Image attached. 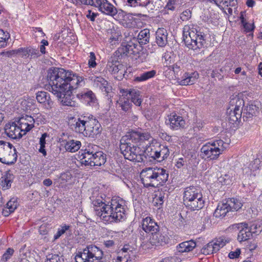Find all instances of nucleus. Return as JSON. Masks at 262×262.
Wrapping results in <instances>:
<instances>
[{
  "label": "nucleus",
  "mask_w": 262,
  "mask_h": 262,
  "mask_svg": "<svg viewBox=\"0 0 262 262\" xmlns=\"http://www.w3.org/2000/svg\"><path fill=\"white\" fill-rule=\"evenodd\" d=\"M102 130L101 124L93 116L89 117L84 136L94 137L99 134Z\"/></svg>",
  "instance_id": "nucleus-14"
},
{
  "label": "nucleus",
  "mask_w": 262,
  "mask_h": 262,
  "mask_svg": "<svg viewBox=\"0 0 262 262\" xmlns=\"http://www.w3.org/2000/svg\"><path fill=\"white\" fill-rule=\"evenodd\" d=\"M9 37L8 33L5 32L3 30L0 29V47L6 46Z\"/></svg>",
  "instance_id": "nucleus-46"
},
{
  "label": "nucleus",
  "mask_w": 262,
  "mask_h": 262,
  "mask_svg": "<svg viewBox=\"0 0 262 262\" xmlns=\"http://www.w3.org/2000/svg\"><path fill=\"white\" fill-rule=\"evenodd\" d=\"M60 178L61 180L67 181L71 179V174L70 172H66L62 173Z\"/></svg>",
  "instance_id": "nucleus-63"
},
{
  "label": "nucleus",
  "mask_w": 262,
  "mask_h": 262,
  "mask_svg": "<svg viewBox=\"0 0 262 262\" xmlns=\"http://www.w3.org/2000/svg\"><path fill=\"white\" fill-rule=\"evenodd\" d=\"M140 177L145 187H157L167 181L168 173L163 168L148 167L142 170Z\"/></svg>",
  "instance_id": "nucleus-3"
},
{
  "label": "nucleus",
  "mask_w": 262,
  "mask_h": 262,
  "mask_svg": "<svg viewBox=\"0 0 262 262\" xmlns=\"http://www.w3.org/2000/svg\"><path fill=\"white\" fill-rule=\"evenodd\" d=\"M233 229L239 230L237 239L239 243L247 241L252 237V228L246 222L233 225Z\"/></svg>",
  "instance_id": "nucleus-12"
},
{
  "label": "nucleus",
  "mask_w": 262,
  "mask_h": 262,
  "mask_svg": "<svg viewBox=\"0 0 262 262\" xmlns=\"http://www.w3.org/2000/svg\"><path fill=\"white\" fill-rule=\"evenodd\" d=\"M191 16V12L189 9L184 10L181 13V19L182 20H187Z\"/></svg>",
  "instance_id": "nucleus-59"
},
{
  "label": "nucleus",
  "mask_w": 262,
  "mask_h": 262,
  "mask_svg": "<svg viewBox=\"0 0 262 262\" xmlns=\"http://www.w3.org/2000/svg\"><path fill=\"white\" fill-rule=\"evenodd\" d=\"M77 96L79 100H85L90 105L91 103H94L96 100V97L94 94L91 91H84L81 92H78Z\"/></svg>",
  "instance_id": "nucleus-32"
},
{
  "label": "nucleus",
  "mask_w": 262,
  "mask_h": 262,
  "mask_svg": "<svg viewBox=\"0 0 262 262\" xmlns=\"http://www.w3.org/2000/svg\"><path fill=\"white\" fill-rule=\"evenodd\" d=\"M78 158L82 165L89 166H101L106 162V157L102 151H97L93 145H89L84 150H81Z\"/></svg>",
  "instance_id": "nucleus-4"
},
{
  "label": "nucleus",
  "mask_w": 262,
  "mask_h": 262,
  "mask_svg": "<svg viewBox=\"0 0 262 262\" xmlns=\"http://www.w3.org/2000/svg\"><path fill=\"white\" fill-rule=\"evenodd\" d=\"M93 204L96 214L104 221H120L125 215L124 207L116 200H112L110 204H105L101 200L96 199L93 201Z\"/></svg>",
  "instance_id": "nucleus-2"
},
{
  "label": "nucleus",
  "mask_w": 262,
  "mask_h": 262,
  "mask_svg": "<svg viewBox=\"0 0 262 262\" xmlns=\"http://www.w3.org/2000/svg\"><path fill=\"white\" fill-rule=\"evenodd\" d=\"M11 53L12 54H16L21 57H28V48H19L16 50H12Z\"/></svg>",
  "instance_id": "nucleus-49"
},
{
  "label": "nucleus",
  "mask_w": 262,
  "mask_h": 262,
  "mask_svg": "<svg viewBox=\"0 0 262 262\" xmlns=\"http://www.w3.org/2000/svg\"><path fill=\"white\" fill-rule=\"evenodd\" d=\"M14 176L13 174L10 171L6 172L5 174L1 179V185L4 189H9L14 180Z\"/></svg>",
  "instance_id": "nucleus-31"
},
{
  "label": "nucleus",
  "mask_w": 262,
  "mask_h": 262,
  "mask_svg": "<svg viewBox=\"0 0 262 262\" xmlns=\"http://www.w3.org/2000/svg\"><path fill=\"white\" fill-rule=\"evenodd\" d=\"M88 119L89 117L85 116L74 119L73 122L70 124L71 128L76 133L84 135Z\"/></svg>",
  "instance_id": "nucleus-17"
},
{
  "label": "nucleus",
  "mask_w": 262,
  "mask_h": 262,
  "mask_svg": "<svg viewBox=\"0 0 262 262\" xmlns=\"http://www.w3.org/2000/svg\"><path fill=\"white\" fill-rule=\"evenodd\" d=\"M36 98L38 103L44 104L46 107H51L53 104L49 94L46 92H38L36 94Z\"/></svg>",
  "instance_id": "nucleus-26"
},
{
  "label": "nucleus",
  "mask_w": 262,
  "mask_h": 262,
  "mask_svg": "<svg viewBox=\"0 0 262 262\" xmlns=\"http://www.w3.org/2000/svg\"><path fill=\"white\" fill-rule=\"evenodd\" d=\"M242 24L244 27V29H245V31L247 32L252 31L254 30V23L250 24L245 21V22H244V23H242Z\"/></svg>",
  "instance_id": "nucleus-58"
},
{
  "label": "nucleus",
  "mask_w": 262,
  "mask_h": 262,
  "mask_svg": "<svg viewBox=\"0 0 262 262\" xmlns=\"http://www.w3.org/2000/svg\"><path fill=\"white\" fill-rule=\"evenodd\" d=\"M150 32L148 29L141 30L138 34L137 39L141 45H144L149 42Z\"/></svg>",
  "instance_id": "nucleus-36"
},
{
  "label": "nucleus",
  "mask_w": 262,
  "mask_h": 262,
  "mask_svg": "<svg viewBox=\"0 0 262 262\" xmlns=\"http://www.w3.org/2000/svg\"><path fill=\"white\" fill-rule=\"evenodd\" d=\"M120 93L122 95L117 101L116 107L124 112H127L130 110L132 104L129 100V97L127 95H123L124 93L121 92V90Z\"/></svg>",
  "instance_id": "nucleus-22"
},
{
  "label": "nucleus",
  "mask_w": 262,
  "mask_h": 262,
  "mask_svg": "<svg viewBox=\"0 0 262 262\" xmlns=\"http://www.w3.org/2000/svg\"><path fill=\"white\" fill-rule=\"evenodd\" d=\"M196 246V243L192 240L181 243V254L192 251Z\"/></svg>",
  "instance_id": "nucleus-42"
},
{
  "label": "nucleus",
  "mask_w": 262,
  "mask_h": 262,
  "mask_svg": "<svg viewBox=\"0 0 262 262\" xmlns=\"http://www.w3.org/2000/svg\"><path fill=\"white\" fill-rule=\"evenodd\" d=\"M195 189L193 187L186 188L183 196L184 204L192 210L201 209L204 205L202 194Z\"/></svg>",
  "instance_id": "nucleus-7"
},
{
  "label": "nucleus",
  "mask_w": 262,
  "mask_h": 262,
  "mask_svg": "<svg viewBox=\"0 0 262 262\" xmlns=\"http://www.w3.org/2000/svg\"><path fill=\"white\" fill-rule=\"evenodd\" d=\"M47 136V134L46 133H44L41 135V137L39 140V144H40V148L39 149V151L43 154L44 156H46L47 152L45 149V144H46V138Z\"/></svg>",
  "instance_id": "nucleus-48"
},
{
  "label": "nucleus",
  "mask_w": 262,
  "mask_h": 262,
  "mask_svg": "<svg viewBox=\"0 0 262 262\" xmlns=\"http://www.w3.org/2000/svg\"><path fill=\"white\" fill-rule=\"evenodd\" d=\"M218 181L223 185H230L232 182V177L228 174H225L220 176L218 178Z\"/></svg>",
  "instance_id": "nucleus-47"
},
{
  "label": "nucleus",
  "mask_w": 262,
  "mask_h": 262,
  "mask_svg": "<svg viewBox=\"0 0 262 262\" xmlns=\"http://www.w3.org/2000/svg\"><path fill=\"white\" fill-rule=\"evenodd\" d=\"M259 113V104H256L255 102H251L247 105L242 113H243V118H246L250 119L254 116H256Z\"/></svg>",
  "instance_id": "nucleus-21"
},
{
  "label": "nucleus",
  "mask_w": 262,
  "mask_h": 262,
  "mask_svg": "<svg viewBox=\"0 0 262 262\" xmlns=\"http://www.w3.org/2000/svg\"><path fill=\"white\" fill-rule=\"evenodd\" d=\"M41 45L40 46V52L41 54L46 53V48L45 46L48 45V41L46 40L43 39L41 42Z\"/></svg>",
  "instance_id": "nucleus-64"
},
{
  "label": "nucleus",
  "mask_w": 262,
  "mask_h": 262,
  "mask_svg": "<svg viewBox=\"0 0 262 262\" xmlns=\"http://www.w3.org/2000/svg\"><path fill=\"white\" fill-rule=\"evenodd\" d=\"M16 150L10 143L0 141V162L7 165L14 164L17 160Z\"/></svg>",
  "instance_id": "nucleus-9"
},
{
  "label": "nucleus",
  "mask_w": 262,
  "mask_h": 262,
  "mask_svg": "<svg viewBox=\"0 0 262 262\" xmlns=\"http://www.w3.org/2000/svg\"><path fill=\"white\" fill-rule=\"evenodd\" d=\"M4 130L5 134L12 139H20L23 136L16 122H9L6 124Z\"/></svg>",
  "instance_id": "nucleus-15"
},
{
  "label": "nucleus",
  "mask_w": 262,
  "mask_h": 262,
  "mask_svg": "<svg viewBox=\"0 0 262 262\" xmlns=\"http://www.w3.org/2000/svg\"><path fill=\"white\" fill-rule=\"evenodd\" d=\"M159 143L156 140L152 139L151 142L149 145H147L145 149L143 150L144 154L145 153L147 156L150 158L156 160L158 152Z\"/></svg>",
  "instance_id": "nucleus-25"
},
{
  "label": "nucleus",
  "mask_w": 262,
  "mask_h": 262,
  "mask_svg": "<svg viewBox=\"0 0 262 262\" xmlns=\"http://www.w3.org/2000/svg\"><path fill=\"white\" fill-rule=\"evenodd\" d=\"M228 144L222 140H218L204 145L201 149L203 158L216 160L219 156L227 148Z\"/></svg>",
  "instance_id": "nucleus-8"
},
{
  "label": "nucleus",
  "mask_w": 262,
  "mask_h": 262,
  "mask_svg": "<svg viewBox=\"0 0 262 262\" xmlns=\"http://www.w3.org/2000/svg\"><path fill=\"white\" fill-rule=\"evenodd\" d=\"M49 229L45 224L41 225L39 228V232L40 234L46 235L48 232Z\"/></svg>",
  "instance_id": "nucleus-62"
},
{
  "label": "nucleus",
  "mask_w": 262,
  "mask_h": 262,
  "mask_svg": "<svg viewBox=\"0 0 262 262\" xmlns=\"http://www.w3.org/2000/svg\"><path fill=\"white\" fill-rule=\"evenodd\" d=\"M191 113L190 108L185 106L181 111V128L185 127V125L188 126L189 124V114Z\"/></svg>",
  "instance_id": "nucleus-39"
},
{
  "label": "nucleus",
  "mask_w": 262,
  "mask_h": 262,
  "mask_svg": "<svg viewBox=\"0 0 262 262\" xmlns=\"http://www.w3.org/2000/svg\"><path fill=\"white\" fill-rule=\"evenodd\" d=\"M47 79L49 91L61 99L63 105L71 107L78 106L77 89L84 85L83 77L63 69L51 68L48 71Z\"/></svg>",
  "instance_id": "nucleus-1"
},
{
  "label": "nucleus",
  "mask_w": 262,
  "mask_h": 262,
  "mask_svg": "<svg viewBox=\"0 0 262 262\" xmlns=\"http://www.w3.org/2000/svg\"><path fill=\"white\" fill-rule=\"evenodd\" d=\"M168 117V119L166 120V124L169 125L170 127L173 129H178L180 126L179 116L175 113H172Z\"/></svg>",
  "instance_id": "nucleus-33"
},
{
  "label": "nucleus",
  "mask_w": 262,
  "mask_h": 262,
  "mask_svg": "<svg viewBox=\"0 0 262 262\" xmlns=\"http://www.w3.org/2000/svg\"><path fill=\"white\" fill-rule=\"evenodd\" d=\"M227 205H228L230 211H237L238 209L242 208L243 205L241 202L234 198L230 199L226 202Z\"/></svg>",
  "instance_id": "nucleus-43"
},
{
  "label": "nucleus",
  "mask_w": 262,
  "mask_h": 262,
  "mask_svg": "<svg viewBox=\"0 0 262 262\" xmlns=\"http://www.w3.org/2000/svg\"><path fill=\"white\" fill-rule=\"evenodd\" d=\"M70 226L65 225L59 228L56 234L54 235V239H57L60 237L61 235L64 234L67 230L69 229Z\"/></svg>",
  "instance_id": "nucleus-54"
},
{
  "label": "nucleus",
  "mask_w": 262,
  "mask_h": 262,
  "mask_svg": "<svg viewBox=\"0 0 262 262\" xmlns=\"http://www.w3.org/2000/svg\"><path fill=\"white\" fill-rule=\"evenodd\" d=\"M135 48V46H133V43L130 45V43H128L125 47V51L123 52V53H125L126 54H134L135 51H134V49Z\"/></svg>",
  "instance_id": "nucleus-60"
},
{
  "label": "nucleus",
  "mask_w": 262,
  "mask_h": 262,
  "mask_svg": "<svg viewBox=\"0 0 262 262\" xmlns=\"http://www.w3.org/2000/svg\"><path fill=\"white\" fill-rule=\"evenodd\" d=\"M229 242V239L228 238H226L224 237H220L209 242L201 249V252L205 255H209L216 253Z\"/></svg>",
  "instance_id": "nucleus-11"
},
{
  "label": "nucleus",
  "mask_w": 262,
  "mask_h": 262,
  "mask_svg": "<svg viewBox=\"0 0 262 262\" xmlns=\"http://www.w3.org/2000/svg\"><path fill=\"white\" fill-rule=\"evenodd\" d=\"M76 262H104L103 252L96 246L89 245L75 256Z\"/></svg>",
  "instance_id": "nucleus-6"
},
{
  "label": "nucleus",
  "mask_w": 262,
  "mask_h": 262,
  "mask_svg": "<svg viewBox=\"0 0 262 262\" xmlns=\"http://www.w3.org/2000/svg\"><path fill=\"white\" fill-rule=\"evenodd\" d=\"M142 229L146 233H150L151 235L159 231V227L157 223L150 217H146L142 222Z\"/></svg>",
  "instance_id": "nucleus-23"
},
{
  "label": "nucleus",
  "mask_w": 262,
  "mask_h": 262,
  "mask_svg": "<svg viewBox=\"0 0 262 262\" xmlns=\"http://www.w3.org/2000/svg\"><path fill=\"white\" fill-rule=\"evenodd\" d=\"M158 149V152H156L157 156L156 160L158 162H161L167 158L169 155V150L167 147L161 145L160 144Z\"/></svg>",
  "instance_id": "nucleus-38"
},
{
  "label": "nucleus",
  "mask_w": 262,
  "mask_h": 262,
  "mask_svg": "<svg viewBox=\"0 0 262 262\" xmlns=\"http://www.w3.org/2000/svg\"><path fill=\"white\" fill-rule=\"evenodd\" d=\"M173 72L177 79H179V72L180 71V62L178 61L172 66Z\"/></svg>",
  "instance_id": "nucleus-57"
},
{
  "label": "nucleus",
  "mask_w": 262,
  "mask_h": 262,
  "mask_svg": "<svg viewBox=\"0 0 262 262\" xmlns=\"http://www.w3.org/2000/svg\"><path fill=\"white\" fill-rule=\"evenodd\" d=\"M123 66L118 61L115 57H111L106 65L107 70L112 73H116L123 69Z\"/></svg>",
  "instance_id": "nucleus-29"
},
{
  "label": "nucleus",
  "mask_w": 262,
  "mask_h": 262,
  "mask_svg": "<svg viewBox=\"0 0 262 262\" xmlns=\"http://www.w3.org/2000/svg\"><path fill=\"white\" fill-rule=\"evenodd\" d=\"M77 5H86L94 6L97 0H75Z\"/></svg>",
  "instance_id": "nucleus-55"
},
{
  "label": "nucleus",
  "mask_w": 262,
  "mask_h": 262,
  "mask_svg": "<svg viewBox=\"0 0 262 262\" xmlns=\"http://www.w3.org/2000/svg\"><path fill=\"white\" fill-rule=\"evenodd\" d=\"M89 59L88 61V64L90 68H95L97 63L96 62V57L94 52H91L90 53Z\"/></svg>",
  "instance_id": "nucleus-53"
},
{
  "label": "nucleus",
  "mask_w": 262,
  "mask_h": 262,
  "mask_svg": "<svg viewBox=\"0 0 262 262\" xmlns=\"http://www.w3.org/2000/svg\"><path fill=\"white\" fill-rule=\"evenodd\" d=\"M64 258L62 255L56 254H49L46 256L45 262H63Z\"/></svg>",
  "instance_id": "nucleus-44"
},
{
  "label": "nucleus",
  "mask_w": 262,
  "mask_h": 262,
  "mask_svg": "<svg viewBox=\"0 0 262 262\" xmlns=\"http://www.w3.org/2000/svg\"><path fill=\"white\" fill-rule=\"evenodd\" d=\"M17 207V202L15 200H10L6 203V209H8L10 213L14 212Z\"/></svg>",
  "instance_id": "nucleus-51"
},
{
  "label": "nucleus",
  "mask_w": 262,
  "mask_h": 262,
  "mask_svg": "<svg viewBox=\"0 0 262 262\" xmlns=\"http://www.w3.org/2000/svg\"><path fill=\"white\" fill-rule=\"evenodd\" d=\"M127 248L124 247L122 249V256L117 257L113 262H136V255L132 250H129Z\"/></svg>",
  "instance_id": "nucleus-20"
},
{
  "label": "nucleus",
  "mask_w": 262,
  "mask_h": 262,
  "mask_svg": "<svg viewBox=\"0 0 262 262\" xmlns=\"http://www.w3.org/2000/svg\"><path fill=\"white\" fill-rule=\"evenodd\" d=\"M94 85L107 95L111 91V87L108 85V82L101 77H96L94 79Z\"/></svg>",
  "instance_id": "nucleus-24"
},
{
  "label": "nucleus",
  "mask_w": 262,
  "mask_h": 262,
  "mask_svg": "<svg viewBox=\"0 0 262 262\" xmlns=\"http://www.w3.org/2000/svg\"><path fill=\"white\" fill-rule=\"evenodd\" d=\"M230 210L227 203H223L218 205L215 209L213 215L215 217L219 218L225 216Z\"/></svg>",
  "instance_id": "nucleus-35"
},
{
  "label": "nucleus",
  "mask_w": 262,
  "mask_h": 262,
  "mask_svg": "<svg viewBox=\"0 0 262 262\" xmlns=\"http://www.w3.org/2000/svg\"><path fill=\"white\" fill-rule=\"evenodd\" d=\"M81 145V144L79 141L70 140L66 143L64 148L68 151L74 152L80 149Z\"/></svg>",
  "instance_id": "nucleus-34"
},
{
  "label": "nucleus",
  "mask_w": 262,
  "mask_h": 262,
  "mask_svg": "<svg viewBox=\"0 0 262 262\" xmlns=\"http://www.w3.org/2000/svg\"><path fill=\"white\" fill-rule=\"evenodd\" d=\"M229 104L230 106L227 109V113L229 121L231 123L234 124L238 122L242 117L244 101L236 96L230 100Z\"/></svg>",
  "instance_id": "nucleus-10"
},
{
  "label": "nucleus",
  "mask_w": 262,
  "mask_h": 262,
  "mask_svg": "<svg viewBox=\"0 0 262 262\" xmlns=\"http://www.w3.org/2000/svg\"><path fill=\"white\" fill-rule=\"evenodd\" d=\"M40 55L39 52L37 49L28 47V57L35 58Z\"/></svg>",
  "instance_id": "nucleus-56"
},
{
  "label": "nucleus",
  "mask_w": 262,
  "mask_h": 262,
  "mask_svg": "<svg viewBox=\"0 0 262 262\" xmlns=\"http://www.w3.org/2000/svg\"><path fill=\"white\" fill-rule=\"evenodd\" d=\"M195 30L193 28H191L190 26L185 25L183 30V41L185 45H189V43L191 41V38L196 36L194 32Z\"/></svg>",
  "instance_id": "nucleus-28"
},
{
  "label": "nucleus",
  "mask_w": 262,
  "mask_h": 262,
  "mask_svg": "<svg viewBox=\"0 0 262 262\" xmlns=\"http://www.w3.org/2000/svg\"><path fill=\"white\" fill-rule=\"evenodd\" d=\"M14 253V250L12 248H8L4 253L1 257L2 262H7L9 261L12 257Z\"/></svg>",
  "instance_id": "nucleus-45"
},
{
  "label": "nucleus",
  "mask_w": 262,
  "mask_h": 262,
  "mask_svg": "<svg viewBox=\"0 0 262 262\" xmlns=\"http://www.w3.org/2000/svg\"><path fill=\"white\" fill-rule=\"evenodd\" d=\"M149 241L152 245H163L167 243V238L158 231L151 235Z\"/></svg>",
  "instance_id": "nucleus-27"
},
{
  "label": "nucleus",
  "mask_w": 262,
  "mask_h": 262,
  "mask_svg": "<svg viewBox=\"0 0 262 262\" xmlns=\"http://www.w3.org/2000/svg\"><path fill=\"white\" fill-rule=\"evenodd\" d=\"M193 75V76H191L189 74H185L183 77V79L181 80V85H191L194 83L198 74L194 73Z\"/></svg>",
  "instance_id": "nucleus-40"
},
{
  "label": "nucleus",
  "mask_w": 262,
  "mask_h": 262,
  "mask_svg": "<svg viewBox=\"0 0 262 262\" xmlns=\"http://www.w3.org/2000/svg\"><path fill=\"white\" fill-rule=\"evenodd\" d=\"M164 195L162 192H159L158 193L156 194L155 198L154 199V203L155 206L161 205L164 203Z\"/></svg>",
  "instance_id": "nucleus-50"
},
{
  "label": "nucleus",
  "mask_w": 262,
  "mask_h": 262,
  "mask_svg": "<svg viewBox=\"0 0 262 262\" xmlns=\"http://www.w3.org/2000/svg\"><path fill=\"white\" fill-rule=\"evenodd\" d=\"M191 41L189 44L185 45V47L188 48L189 49H192L193 50H196L204 48L205 44L206 43V40L204 35L201 33L196 34L195 37L191 38Z\"/></svg>",
  "instance_id": "nucleus-18"
},
{
  "label": "nucleus",
  "mask_w": 262,
  "mask_h": 262,
  "mask_svg": "<svg viewBox=\"0 0 262 262\" xmlns=\"http://www.w3.org/2000/svg\"><path fill=\"white\" fill-rule=\"evenodd\" d=\"M121 92H123V95H127L129 97V100L137 106H140L142 100L140 92L135 89H121Z\"/></svg>",
  "instance_id": "nucleus-19"
},
{
  "label": "nucleus",
  "mask_w": 262,
  "mask_h": 262,
  "mask_svg": "<svg viewBox=\"0 0 262 262\" xmlns=\"http://www.w3.org/2000/svg\"><path fill=\"white\" fill-rule=\"evenodd\" d=\"M156 74V71L152 70L149 71L145 72L140 76H138L135 78V81L137 82H141L147 80L150 78L154 77Z\"/></svg>",
  "instance_id": "nucleus-41"
},
{
  "label": "nucleus",
  "mask_w": 262,
  "mask_h": 262,
  "mask_svg": "<svg viewBox=\"0 0 262 262\" xmlns=\"http://www.w3.org/2000/svg\"><path fill=\"white\" fill-rule=\"evenodd\" d=\"M94 7L98 8L99 11L107 15L113 16L117 13L116 8L107 0H97Z\"/></svg>",
  "instance_id": "nucleus-16"
},
{
  "label": "nucleus",
  "mask_w": 262,
  "mask_h": 262,
  "mask_svg": "<svg viewBox=\"0 0 262 262\" xmlns=\"http://www.w3.org/2000/svg\"><path fill=\"white\" fill-rule=\"evenodd\" d=\"M20 262H37V261L30 253H28V254L26 253L21 256Z\"/></svg>",
  "instance_id": "nucleus-52"
},
{
  "label": "nucleus",
  "mask_w": 262,
  "mask_h": 262,
  "mask_svg": "<svg viewBox=\"0 0 262 262\" xmlns=\"http://www.w3.org/2000/svg\"><path fill=\"white\" fill-rule=\"evenodd\" d=\"M241 253L240 249H236L235 251H231L229 253V257L231 259L238 257Z\"/></svg>",
  "instance_id": "nucleus-61"
},
{
  "label": "nucleus",
  "mask_w": 262,
  "mask_h": 262,
  "mask_svg": "<svg viewBox=\"0 0 262 262\" xmlns=\"http://www.w3.org/2000/svg\"><path fill=\"white\" fill-rule=\"evenodd\" d=\"M27 122L24 118H20L16 122L19 128L20 133H22L23 135L26 134L27 132L30 130L34 126L32 124L28 125V123H27Z\"/></svg>",
  "instance_id": "nucleus-37"
},
{
  "label": "nucleus",
  "mask_w": 262,
  "mask_h": 262,
  "mask_svg": "<svg viewBox=\"0 0 262 262\" xmlns=\"http://www.w3.org/2000/svg\"><path fill=\"white\" fill-rule=\"evenodd\" d=\"M167 34L166 30L163 28H159L156 33V42L159 47H163L167 43Z\"/></svg>",
  "instance_id": "nucleus-30"
},
{
  "label": "nucleus",
  "mask_w": 262,
  "mask_h": 262,
  "mask_svg": "<svg viewBox=\"0 0 262 262\" xmlns=\"http://www.w3.org/2000/svg\"><path fill=\"white\" fill-rule=\"evenodd\" d=\"M124 137H128L132 142L141 145L145 141L152 140V138L150 134L146 132L134 131L128 132Z\"/></svg>",
  "instance_id": "nucleus-13"
},
{
  "label": "nucleus",
  "mask_w": 262,
  "mask_h": 262,
  "mask_svg": "<svg viewBox=\"0 0 262 262\" xmlns=\"http://www.w3.org/2000/svg\"><path fill=\"white\" fill-rule=\"evenodd\" d=\"M128 138L123 136L120 140V148L124 158L135 162L144 161V151L138 144L132 142Z\"/></svg>",
  "instance_id": "nucleus-5"
}]
</instances>
